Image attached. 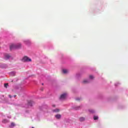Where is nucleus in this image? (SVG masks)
<instances>
[{
	"label": "nucleus",
	"instance_id": "obj_6",
	"mask_svg": "<svg viewBox=\"0 0 128 128\" xmlns=\"http://www.w3.org/2000/svg\"><path fill=\"white\" fill-rule=\"evenodd\" d=\"M16 126V124H14V122H12L10 124V125L9 126V127L10 128H14Z\"/></svg>",
	"mask_w": 128,
	"mask_h": 128
},
{
	"label": "nucleus",
	"instance_id": "obj_13",
	"mask_svg": "<svg viewBox=\"0 0 128 128\" xmlns=\"http://www.w3.org/2000/svg\"><path fill=\"white\" fill-rule=\"evenodd\" d=\"M4 86L6 88L8 86V84H4Z\"/></svg>",
	"mask_w": 128,
	"mask_h": 128
},
{
	"label": "nucleus",
	"instance_id": "obj_5",
	"mask_svg": "<svg viewBox=\"0 0 128 128\" xmlns=\"http://www.w3.org/2000/svg\"><path fill=\"white\" fill-rule=\"evenodd\" d=\"M10 58V54H6L4 56V59L5 60H8Z\"/></svg>",
	"mask_w": 128,
	"mask_h": 128
},
{
	"label": "nucleus",
	"instance_id": "obj_4",
	"mask_svg": "<svg viewBox=\"0 0 128 128\" xmlns=\"http://www.w3.org/2000/svg\"><path fill=\"white\" fill-rule=\"evenodd\" d=\"M55 118H57V120H60V118H62V115H60V114H57L55 115Z\"/></svg>",
	"mask_w": 128,
	"mask_h": 128
},
{
	"label": "nucleus",
	"instance_id": "obj_19",
	"mask_svg": "<svg viewBox=\"0 0 128 128\" xmlns=\"http://www.w3.org/2000/svg\"><path fill=\"white\" fill-rule=\"evenodd\" d=\"M76 100H80V99H78V98H76Z\"/></svg>",
	"mask_w": 128,
	"mask_h": 128
},
{
	"label": "nucleus",
	"instance_id": "obj_8",
	"mask_svg": "<svg viewBox=\"0 0 128 128\" xmlns=\"http://www.w3.org/2000/svg\"><path fill=\"white\" fill-rule=\"evenodd\" d=\"M53 112H60V109H54L52 110Z\"/></svg>",
	"mask_w": 128,
	"mask_h": 128
},
{
	"label": "nucleus",
	"instance_id": "obj_18",
	"mask_svg": "<svg viewBox=\"0 0 128 128\" xmlns=\"http://www.w3.org/2000/svg\"><path fill=\"white\" fill-rule=\"evenodd\" d=\"M52 106L54 108L56 106V105H52Z\"/></svg>",
	"mask_w": 128,
	"mask_h": 128
},
{
	"label": "nucleus",
	"instance_id": "obj_2",
	"mask_svg": "<svg viewBox=\"0 0 128 128\" xmlns=\"http://www.w3.org/2000/svg\"><path fill=\"white\" fill-rule=\"evenodd\" d=\"M23 62H32V59L28 58V57L26 56L22 58Z\"/></svg>",
	"mask_w": 128,
	"mask_h": 128
},
{
	"label": "nucleus",
	"instance_id": "obj_21",
	"mask_svg": "<svg viewBox=\"0 0 128 128\" xmlns=\"http://www.w3.org/2000/svg\"><path fill=\"white\" fill-rule=\"evenodd\" d=\"M78 108H76V110H78Z\"/></svg>",
	"mask_w": 128,
	"mask_h": 128
},
{
	"label": "nucleus",
	"instance_id": "obj_20",
	"mask_svg": "<svg viewBox=\"0 0 128 128\" xmlns=\"http://www.w3.org/2000/svg\"><path fill=\"white\" fill-rule=\"evenodd\" d=\"M16 95L14 96V98H16Z\"/></svg>",
	"mask_w": 128,
	"mask_h": 128
},
{
	"label": "nucleus",
	"instance_id": "obj_3",
	"mask_svg": "<svg viewBox=\"0 0 128 128\" xmlns=\"http://www.w3.org/2000/svg\"><path fill=\"white\" fill-rule=\"evenodd\" d=\"M66 98V93L63 94H61L60 96V100H64Z\"/></svg>",
	"mask_w": 128,
	"mask_h": 128
},
{
	"label": "nucleus",
	"instance_id": "obj_12",
	"mask_svg": "<svg viewBox=\"0 0 128 128\" xmlns=\"http://www.w3.org/2000/svg\"><path fill=\"white\" fill-rule=\"evenodd\" d=\"M94 120H98V116H94Z\"/></svg>",
	"mask_w": 128,
	"mask_h": 128
},
{
	"label": "nucleus",
	"instance_id": "obj_9",
	"mask_svg": "<svg viewBox=\"0 0 128 128\" xmlns=\"http://www.w3.org/2000/svg\"><path fill=\"white\" fill-rule=\"evenodd\" d=\"M62 72H63L64 74H68V70H63Z\"/></svg>",
	"mask_w": 128,
	"mask_h": 128
},
{
	"label": "nucleus",
	"instance_id": "obj_17",
	"mask_svg": "<svg viewBox=\"0 0 128 128\" xmlns=\"http://www.w3.org/2000/svg\"><path fill=\"white\" fill-rule=\"evenodd\" d=\"M90 112H94V111L93 110H91Z\"/></svg>",
	"mask_w": 128,
	"mask_h": 128
},
{
	"label": "nucleus",
	"instance_id": "obj_10",
	"mask_svg": "<svg viewBox=\"0 0 128 128\" xmlns=\"http://www.w3.org/2000/svg\"><path fill=\"white\" fill-rule=\"evenodd\" d=\"M82 82L84 84H88V82H88V80H83Z\"/></svg>",
	"mask_w": 128,
	"mask_h": 128
},
{
	"label": "nucleus",
	"instance_id": "obj_7",
	"mask_svg": "<svg viewBox=\"0 0 128 128\" xmlns=\"http://www.w3.org/2000/svg\"><path fill=\"white\" fill-rule=\"evenodd\" d=\"M8 120H6V119H4L2 121V122L3 123V124H6V123H8Z\"/></svg>",
	"mask_w": 128,
	"mask_h": 128
},
{
	"label": "nucleus",
	"instance_id": "obj_15",
	"mask_svg": "<svg viewBox=\"0 0 128 128\" xmlns=\"http://www.w3.org/2000/svg\"><path fill=\"white\" fill-rule=\"evenodd\" d=\"M11 74H12V76H14V74H16V72H11Z\"/></svg>",
	"mask_w": 128,
	"mask_h": 128
},
{
	"label": "nucleus",
	"instance_id": "obj_1",
	"mask_svg": "<svg viewBox=\"0 0 128 128\" xmlns=\"http://www.w3.org/2000/svg\"><path fill=\"white\" fill-rule=\"evenodd\" d=\"M22 48V44H12L10 46V50H18V48Z\"/></svg>",
	"mask_w": 128,
	"mask_h": 128
},
{
	"label": "nucleus",
	"instance_id": "obj_11",
	"mask_svg": "<svg viewBox=\"0 0 128 128\" xmlns=\"http://www.w3.org/2000/svg\"><path fill=\"white\" fill-rule=\"evenodd\" d=\"M85 118L84 117H81L80 118V122H84V120Z\"/></svg>",
	"mask_w": 128,
	"mask_h": 128
},
{
	"label": "nucleus",
	"instance_id": "obj_23",
	"mask_svg": "<svg viewBox=\"0 0 128 128\" xmlns=\"http://www.w3.org/2000/svg\"><path fill=\"white\" fill-rule=\"evenodd\" d=\"M78 108H80V107H78Z\"/></svg>",
	"mask_w": 128,
	"mask_h": 128
},
{
	"label": "nucleus",
	"instance_id": "obj_22",
	"mask_svg": "<svg viewBox=\"0 0 128 128\" xmlns=\"http://www.w3.org/2000/svg\"><path fill=\"white\" fill-rule=\"evenodd\" d=\"M41 90H44V89H43V88H42Z\"/></svg>",
	"mask_w": 128,
	"mask_h": 128
},
{
	"label": "nucleus",
	"instance_id": "obj_16",
	"mask_svg": "<svg viewBox=\"0 0 128 128\" xmlns=\"http://www.w3.org/2000/svg\"><path fill=\"white\" fill-rule=\"evenodd\" d=\"M9 98H12V95H8Z\"/></svg>",
	"mask_w": 128,
	"mask_h": 128
},
{
	"label": "nucleus",
	"instance_id": "obj_14",
	"mask_svg": "<svg viewBox=\"0 0 128 128\" xmlns=\"http://www.w3.org/2000/svg\"><path fill=\"white\" fill-rule=\"evenodd\" d=\"M90 80H92V78H94V76H90Z\"/></svg>",
	"mask_w": 128,
	"mask_h": 128
}]
</instances>
